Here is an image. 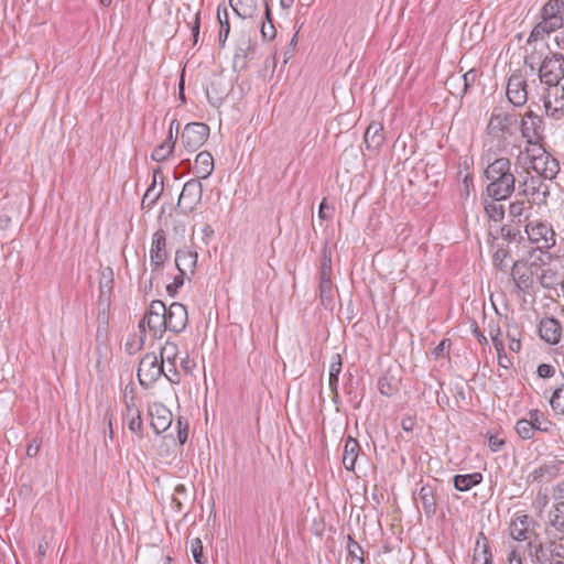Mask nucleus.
Instances as JSON below:
<instances>
[{
	"mask_svg": "<svg viewBox=\"0 0 564 564\" xmlns=\"http://www.w3.org/2000/svg\"><path fill=\"white\" fill-rule=\"evenodd\" d=\"M498 354V365L505 369L509 368L511 365L510 359L508 356L503 352H497Z\"/></svg>",
	"mask_w": 564,
	"mask_h": 564,
	"instance_id": "64",
	"label": "nucleus"
},
{
	"mask_svg": "<svg viewBox=\"0 0 564 564\" xmlns=\"http://www.w3.org/2000/svg\"><path fill=\"white\" fill-rule=\"evenodd\" d=\"M524 64L538 70L542 84H560L564 78V55L560 52L534 50L524 58Z\"/></svg>",
	"mask_w": 564,
	"mask_h": 564,
	"instance_id": "2",
	"label": "nucleus"
},
{
	"mask_svg": "<svg viewBox=\"0 0 564 564\" xmlns=\"http://www.w3.org/2000/svg\"><path fill=\"white\" fill-rule=\"evenodd\" d=\"M553 498L557 501H564V480L558 481L553 487Z\"/></svg>",
	"mask_w": 564,
	"mask_h": 564,
	"instance_id": "60",
	"label": "nucleus"
},
{
	"mask_svg": "<svg viewBox=\"0 0 564 564\" xmlns=\"http://www.w3.org/2000/svg\"><path fill=\"white\" fill-rule=\"evenodd\" d=\"M40 447H41V442L37 440H33L32 442L29 443V445L26 447V455L29 457H35L40 451Z\"/></svg>",
	"mask_w": 564,
	"mask_h": 564,
	"instance_id": "61",
	"label": "nucleus"
},
{
	"mask_svg": "<svg viewBox=\"0 0 564 564\" xmlns=\"http://www.w3.org/2000/svg\"><path fill=\"white\" fill-rule=\"evenodd\" d=\"M347 550L351 560H356L359 564H364V550L351 536H348Z\"/></svg>",
	"mask_w": 564,
	"mask_h": 564,
	"instance_id": "45",
	"label": "nucleus"
},
{
	"mask_svg": "<svg viewBox=\"0 0 564 564\" xmlns=\"http://www.w3.org/2000/svg\"><path fill=\"white\" fill-rule=\"evenodd\" d=\"M197 263V253L188 249L177 250L175 264L178 269V275L174 276L173 282L192 281Z\"/></svg>",
	"mask_w": 564,
	"mask_h": 564,
	"instance_id": "16",
	"label": "nucleus"
},
{
	"mask_svg": "<svg viewBox=\"0 0 564 564\" xmlns=\"http://www.w3.org/2000/svg\"><path fill=\"white\" fill-rule=\"evenodd\" d=\"M528 239L536 245L538 249H551L555 246V231L551 224L542 219L528 220L524 226Z\"/></svg>",
	"mask_w": 564,
	"mask_h": 564,
	"instance_id": "8",
	"label": "nucleus"
},
{
	"mask_svg": "<svg viewBox=\"0 0 564 564\" xmlns=\"http://www.w3.org/2000/svg\"><path fill=\"white\" fill-rule=\"evenodd\" d=\"M489 336L497 352H503V343L500 339V327L498 325H489Z\"/></svg>",
	"mask_w": 564,
	"mask_h": 564,
	"instance_id": "48",
	"label": "nucleus"
},
{
	"mask_svg": "<svg viewBox=\"0 0 564 564\" xmlns=\"http://www.w3.org/2000/svg\"><path fill=\"white\" fill-rule=\"evenodd\" d=\"M149 415L151 417L150 424L156 434L166 431L172 424V412L161 403L149 406Z\"/></svg>",
	"mask_w": 564,
	"mask_h": 564,
	"instance_id": "19",
	"label": "nucleus"
},
{
	"mask_svg": "<svg viewBox=\"0 0 564 564\" xmlns=\"http://www.w3.org/2000/svg\"><path fill=\"white\" fill-rule=\"evenodd\" d=\"M531 210V206H527L523 200H517L510 204L509 206V215L518 219L519 223L523 220H529V212Z\"/></svg>",
	"mask_w": 564,
	"mask_h": 564,
	"instance_id": "41",
	"label": "nucleus"
},
{
	"mask_svg": "<svg viewBox=\"0 0 564 564\" xmlns=\"http://www.w3.org/2000/svg\"><path fill=\"white\" fill-rule=\"evenodd\" d=\"M175 145V141L173 139V134L169 133L167 139L154 148L152 151L151 158L156 162H162L166 160L173 152Z\"/></svg>",
	"mask_w": 564,
	"mask_h": 564,
	"instance_id": "39",
	"label": "nucleus"
},
{
	"mask_svg": "<svg viewBox=\"0 0 564 564\" xmlns=\"http://www.w3.org/2000/svg\"><path fill=\"white\" fill-rule=\"evenodd\" d=\"M195 174L198 178H207L214 171L213 155L207 151H202L196 155Z\"/></svg>",
	"mask_w": 564,
	"mask_h": 564,
	"instance_id": "29",
	"label": "nucleus"
},
{
	"mask_svg": "<svg viewBox=\"0 0 564 564\" xmlns=\"http://www.w3.org/2000/svg\"><path fill=\"white\" fill-rule=\"evenodd\" d=\"M177 437L181 444H185L188 437V424L182 417L177 420Z\"/></svg>",
	"mask_w": 564,
	"mask_h": 564,
	"instance_id": "55",
	"label": "nucleus"
},
{
	"mask_svg": "<svg viewBox=\"0 0 564 564\" xmlns=\"http://www.w3.org/2000/svg\"><path fill=\"white\" fill-rule=\"evenodd\" d=\"M199 28H200V12L198 11L195 13V18H194V21L191 26L194 45H196L198 42Z\"/></svg>",
	"mask_w": 564,
	"mask_h": 564,
	"instance_id": "57",
	"label": "nucleus"
},
{
	"mask_svg": "<svg viewBox=\"0 0 564 564\" xmlns=\"http://www.w3.org/2000/svg\"><path fill=\"white\" fill-rule=\"evenodd\" d=\"M264 4H265V11H264L265 21H263L261 24V35H262L263 40L271 41L275 37L276 31H275V28L272 22L271 10L269 8V4L267 2Z\"/></svg>",
	"mask_w": 564,
	"mask_h": 564,
	"instance_id": "42",
	"label": "nucleus"
},
{
	"mask_svg": "<svg viewBox=\"0 0 564 564\" xmlns=\"http://www.w3.org/2000/svg\"><path fill=\"white\" fill-rule=\"evenodd\" d=\"M178 355V348L176 344L166 341L165 345L161 348L159 360L165 364L175 362Z\"/></svg>",
	"mask_w": 564,
	"mask_h": 564,
	"instance_id": "44",
	"label": "nucleus"
},
{
	"mask_svg": "<svg viewBox=\"0 0 564 564\" xmlns=\"http://www.w3.org/2000/svg\"><path fill=\"white\" fill-rule=\"evenodd\" d=\"M506 444L503 437H500L498 434H489L488 436V446L492 452H499Z\"/></svg>",
	"mask_w": 564,
	"mask_h": 564,
	"instance_id": "53",
	"label": "nucleus"
},
{
	"mask_svg": "<svg viewBox=\"0 0 564 564\" xmlns=\"http://www.w3.org/2000/svg\"><path fill=\"white\" fill-rule=\"evenodd\" d=\"M473 564H491V552L484 533H480L476 541Z\"/></svg>",
	"mask_w": 564,
	"mask_h": 564,
	"instance_id": "32",
	"label": "nucleus"
},
{
	"mask_svg": "<svg viewBox=\"0 0 564 564\" xmlns=\"http://www.w3.org/2000/svg\"><path fill=\"white\" fill-rule=\"evenodd\" d=\"M506 198L488 197L484 199L485 213L490 220L501 221L505 217V206L500 203Z\"/></svg>",
	"mask_w": 564,
	"mask_h": 564,
	"instance_id": "35",
	"label": "nucleus"
},
{
	"mask_svg": "<svg viewBox=\"0 0 564 564\" xmlns=\"http://www.w3.org/2000/svg\"><path fill=\"white\" fill-rule=\"evenodd\" d=\"M217 20L219 22V45L223 47L228 39L230 32V23L228 19V9L226 6H218L217 8Z\"/></svg>",
	"mask_w": 564,
	"mask_h": 564,
	"instance_id": "38",
	"label": "nucleus"
},
{
	"mask_svg": "<svg viewBox=\"0 0 564 564\" xmlns=\"http://www.w3.org/2000/svg\"><path fill=\"white\" fill-rule=\"evenodd\" d=\"M546 528L556 534H564V501L553 505L547 514Z\"/></svg>",
	"mask_w": 564,
	"mask_h": 564,
	"instance_id": "24",
	"label": "nucleus"
},
{
	"mask_svg": "<svg viewBox=\"0 0 564 564\" xmlns=\"http://www.w3.org/2000/svg\"><path fill=\"white\" fill-rule=\"evenodd\" d=\"M416 499L421 502L423 511L427 518H431L435 514L437 503L435 498V490L431 485H423Z\"/></svg>",
	"mask_w": 564,
	"mask_h": 564,
	"instance_id": "25",
	"label": "nucleus"
},
{
	"mask_svg": "<svg viewBox=\"0 0 564 564\" xmlns=\"http://www.w3.org/2000/svg\"><path fill=\"white\" fill-rule=\"evenodd\" d=\"M543 104L547 116L560 119L564 115V86L546 84Z\"/></svg>",
	"mask_w": 564,
	"mask_h": 564,
	"instance_id": "13",
	"label": "nucleus"
},
{
	"mask_svg": "<svg viewBox=\"0 0 564 564\" xmlns=\"http://www.w3.org/2000/svg\"><path fill=\"white\" fill-rule=\"evenodd\" d=\"M520 131L523 139L529 144L528 148H534L542 145L544 139L543 120L534 113L532 110L527 111L520 121Z\"/></svg>",
	"mask_w": 564,
	"mask_h": 564,
	"instance_id": "9",
	"label": "nucleus"
},
{
	"mask_svg": "<svg viewBox=\"0 0 564 564\" xmlns=\"http://www.w3.org/2000/svg\"><path fill=\"white\" fill-rule=\"evenodd\" d=\"M162 375H164V377H165L170 382H175V380H174V378H173L174 376H176V375H177L175 362H173V364H167V370L165 371V370L163 369V373H162Z\"/></svg>",
	"mask_w": 564,
	"mask_h": 564,
	"instance_id": "62",
	"label": "nucleus"
},
{
	"mask_svg": "<svg viewBox=\"0 0 564 564\" xmlns=\"http://www.w3.org/2000/svg\"><path fill=\"white\" fill-rule=\"evenodd\" d=\"M549 404L557 419L564 417V375L562 381L553 389L549 398Z\"/></svg>",
	"mask_w": 564,
	"mask_h": 564,
	"instance_id": "28",
	"label": "nucleus"
},
{
	"mask_svg": "<svg viewBox=\"0 0 564 564\" xmlns=\"http://www.w3.org/2000/svg\"><path fill=\"white\" fill-rule=\"evenodd\" d=\"M162 193H163V180H161L160 186H158L156 172H154L152 183L150 184V186L148 187V189L145 191V193L142 197V202H141L142 209H151L156 204V202L160 198V196L162 195Z\"/></svg>",
	"mask_w": 564,
	"mask_h": 564,
	"instance_id": "31",
	"label": "nucleus"
},
{
	"mask_svg": "<svg viewBox=\"0 0 564 564\" xmlns=\"http://www.w3.org/2000/svg\"><path fill=\"white\" fill-rule=\"evenodd\" d=\"M516 172L518 174L519 194L531 197L536 204L545 203L550 195L549 185L544 183L545 180L539 175H531L529 167L519 171L518 165H516Z\"/></svg>",
	"mask_w": 564,
	"mask_h": 564,
	"instance_id": "6",
	"label": "nucleus"
},
{
	"mask_svg": "<svg viewBox=\"0 0 564 564\" xmlns=\"http://www.w3.org/2000/svg\"><path fill=\"white\" fill-rule=\"evenodd\" d=\"M359 451L360 445L358 441L351 436H348L345 442L343 454V464L347 470H355V465L359 455Z\"/></svg>",
	"mask_w": 564,
	"mask_h": 564,
	"instance_id": "27",
	"label": "nucleus"
},
{
	"mask_svg": "<svg viewBox=\"0 0 564 564\" xmlns=\"http://www.w3.org/2000/svg\"><path fill=\"white\" fill-rule=\"evenodd\" d=\"M501 236L507 242H514L521 238L520 230L513 228L510 225H505L501 227Z\"/></svg>",
	"mask_w": 564,
	"mask_h": 564,
	"instance_id": "50",
	"label": "nucleus"
},
{
	"mask_svg": "<svg viewBox=\"0 0 564 564\" xmlns=\"http://www.w3.org/2000/svg\"><path fill=\"white\" fill-rule=\"evenodd\" d=\"M560 264H542L531 263L530 265L524 261H517L511 269V276L513 282H533L536 278L540 282L546 280H556L564 282V270Z\"/></svg>",
	"mask_w": 564,
	"mask_h": 564,
	"instance_id": "5",
	"label": "nucleus"
},
{
	"mask_svg": "<svg viewBox=\"0 0 564 564\" xmlns=\"http://www.w3.org/2000/svg\"><path fill=\"white\" fill-rule=\"evenodd\" d=\"M138 327H139L140 336H139L138 345H137L135 349H141V347L143 346V344L145 341L147 328H148L147 327L145 315L139 322V326Z\"/></svg>",
	"mask_w": 564,
	"mask_h": 564,
	"instance_id": "59",
	"label": "nucleus"
},
{
	"mask_svg": "<svg viewBox=\"0 0 564 564\" xmlns=\"http://www.w3.org/2000/svg\"><path fill=\"white\" fill-rule=\"evenodd\" d=\"M191 553L196 564H206L207 560L203 553V543L199 538L191 541Z\"/></svg>",
	"mask_w": 564,
	"mask_h": 564,
	"instance_id": "46",
	"label": "nucleus"
},
{
	"mask_svg": "<svg viewBox=\"0 0 564 564\" xmlns=\"http://www.w3.org/2000/svg\"><path fill=\"white\" fill-rule=\"evenodd\" d=\"M163 373V362L154 352H148L140 360L138 379L142 387L150 388Z\"/></svg>",
	"mask_w": 564,
	"mask_h": 564,
	"instance_id": "10",
	"label": "nucleus"
},
{
	"mask_svg": "<svg viewBox=\"0 0 564 564\" xmlns=\"http://www.w3.org/2000/svg\"><path fill=\"white\" fill-rule=\"evenodd\" d=\"M540 337L549 344H557L562 336V327L554 317H544L539 324Z\"/></svg>",
	"mask_w": 564,
	"mask_h": 564,
	"instance_id": "20",
	"label": "nucleus"
},
{
	"mask_svg": "<svg viewBox=\"0 0 564 564\" xmlns=\"http://www.w3.org/2000/svg\"><path fill=\"white\" fill-rule=\"evenodd\" d=\"M128 429L135 435L142 436L143 422L140 410L133 403H127Z\"/></svg>",
	"mask_w": 564,
	"mask_h": 564,
	"instance_id": "37",
	"label": "nucleus"
},
{
	"mask_svg": "<svg viewBox=\"0 0 564 564\" xmlns=\"http://www.w3.org/2000/svg\"><path fill=\"white\" fill-rule=\"evenodd\" d=\"M378 389L381 394L388 395V397L392 395L394 392V388L392 387V384L389 382V380L387 378H380L378 380Z\"/></svg>",
	"mask_w": 564,
	"mask_h": 564,
	"instance_id": "56",
	"label": "nucleus"
},
{
	"mask_svg": "<svg viewBox=\"0 0 564 564\" xmlns=\"http://www.w3.org/2000/svg\"><path fill=\"white\" fill-rule=\"evenodd\" d=\"M507 258L508 251L503 248H498L492 256L494 264L499 270H506L509 267V264L506 262Z\"/></svg>",
	"mask_w": 564,
	"mask_h": 564,
	"instance_id": "49",
	"label": "nucleus"
},
{
	"mask_svg": "<svg viewBox=\"0 0 564 564\" xmlns=\"http://www.w3.org/2000/svg\"><path fill=\"white\" fill-rule=\"evenodd\" d=\"M511 161L501 156L488 162L485 177L488 181L486 192L488 197L509 198L516 191L518 183L517 172H512Z\"/></svg>",
	"mask_w": 564,
	"mask_h": 564,
	"instance_id": "1",
	"label": "nucleus"
},
{
	"mask_svg": "<svg viewBox=\"0 0 564 564\" xmlns=\"http://www.w3.org/2000/svg\"><path fill=\"white\" fill-rule=\"evenodd\" d=\"M563 8V0H549L541 10V18H554L558 20H564Z\"/></svg>",
	"mask_w": 564,
	"mask_h": 564,
	"instance_id": "40",
	"label": "nucleus"
},
{
	"mask_svg": "<svg viewBox=\"0 0 564 564\" xmlns=\"http://www.w3.org/2000/svg\"><path fill=\"white\" fill-rule=\"evenodd\" d=\"M328 210L333 212L334 208L333 207H329L326 203V198H323V200L319 204V208H318V218L322 219V220H327L332 217V214L328 213Z\"/></svg>",
	"mask_w": 564,
	"mask_h": 564,
	"instance_id": "58",
	"label": "nucleus"
},
{
	"mask_svg": "<svg viewBox=\"0 0 564 564\" xmlns=\"http://www.w3.org/2000/svg\"><path fill=\"white\" fill-rule=\"evenodd\" d=\"M534 431L551 433L553 430V422L547 419L539 409H532L528 413Z\"/></svg>",
	"mask_w": 564,
	"mask_h": 564,
	"instance_id": "36",
	"label": "nucleus"
},
{
	"mask_svg": "<svg viewBox=\"0 0 564 564\" xmlns=\"http://www.w3.org/2000/svg\"><path fill=\"white\" fill-rule=\"evenodd\" d=\"M558 474V468L554 464H544L535 469H533L529 476L528 479L531 482H549L552 479H554Z\"/></svg>",
	"mask_w": 564,
	"mask_h": 564,
	"instance_id": "30",
	"label": "nucleus"
},
{
	"mask_svg": "<svg viewBox=\"0 0 564 564\" xmlns=\"http://www.w3.org/2000/svg\"><path fill=\"white\" fill-rule=\"evenodd\" d=\"M338 377L339 376H328V386L335 397L338 395Z\"/></svg>",
	"mask_w": 564,
	"mask_h": 564,
	"instance_id": "63",
	"label": "nucleus"
},
{
	"mask_svg": "<svg viewBox=\"0 0 564 564\" xmlns=\"http://www.w3.org/2000/svg\"><path fill=\"white\" fill-rule=\"evenodd\" d=\"M321 280L319 282H330L332 281V260L330 257L324 252L321 271H319Z\"/></svg>",
	"mask_w": 564,
	"mask_h": 564,
	"instance_id": "47",
	"label": "nucleus"
},
{
	"mask_svg": "<svg viewBox=\"0 0 564 564\" xmlns=\"http://www.w3.org/2000/svg\"><path fill=\"white\" fill-rule=\"evenodd\" d=\"M209 131L208 124L204 122H189L182 132L181 142L189 153H193L206 142Z\"/></svg>",
	"mask_w": 564,
	"mask_h": 564,
	"instance_id": "11",
	"label": "nucleus"
},
{
	"mask_svg": "<svg viewBox=\"0 0 564 564\" xmlns=\"http://www.w3.org/2000/svg\"><path fill=\"white\" fill-rule=\"evenodd\" d=\"M510 535L516 541H525L529 540L532 530L530 529V518L527 514L518 516L510 523Z\"/></svg>",
	"mask_w": 564,
	"mask_h": 564,
	"instance_id": "23",
	"label": "nucleus"
},
{
	"mask_svg": "<svg viewBox=\"0 0 564 564\" xmlns=\"http://www.w3.org/2000/svg\"><path fill=\"white\" fill-rule=\"evenodd\" d=\"M516 165L521 169L529 167L542 176L543 180H554L560 172V163L553 158L543 145L525 148L518 155Z\"/></svg>",
	"mask_w": 564,
	"mask_h": 564,
	"instance_id": "3",
	"label": "nucleus"
},
{
	"mask_svg": "<svg viewBox=\"0 0 564 564\" xmlns=\"http://www.w3.org/2000/svg\"><path fill=\"white\" fill-rule=\"evenodd\" d=\"M564 25V20L552 19V18H541V21L532 29L527 43L530 44L533 41H538L544 37V35H549Z\"/></svg>",
	"mask_w": 564,
	"mask_h": 564,
	"instance_id": "22",
	"label": "nucleus"
},
{
	"mask_svg": "<svg viewBox=\"0 0 564 564\" xmlns=\"http://www.w3.org/2000/svg\"><path fill=\"white\" fill-rule=\"evenodd\" d=\"M165 304L162 301H152L145 312L148 332L154 338H161L166 332Z\"/></svg>",
	"mask_w": 564,
	"mask_h": 564,
	"instance_id": "14",
	"label": "nucleus"
},
{
	"mask_svg": "<svg viewBox=\"0 0 564 564\" xmlns=\"http://www.w3.org/2000/svg\"><path fill=\"white\" fill-rule=\"evenodd\" d=\"M514 429L519 437L523 441L531 440L535 435V431L529 419L518 420Z\"/></svg>",
	"mask_w": 564,
	"mask_h": 564,
	"instance_id": "43",
	"label": "nucleus"
},
{
	"mask_svg": "<svg viewBox=\"0 0 564 564\" xmlns=\"http://www.w3.org/2000/svg\"><path fill=\"white\" fill-rule=\"evenodd\" d=\"M556 368L550 364H540L536 368V375L539 378L549 379L554 377Z\"/></svg>",
	"mask_w": 564,
	"mask_h": 564,
	"instance_id": "52",
	"label": "nucleus"
},
{
	"mask_svg": "<svg viewBox=\"0 0 564 564\" xmlns=\"http://www.w3.org/2000/svg\"><path fill=\"white\" fill-rule=\"evenodd\" d=\"M529 546V553L538 564H564V542L562 540L530 542Z\"/></svg>",
	"mask_w": 564,
	"mask_h": 564,
	"instance_id": "7",
	"label": "nucleus"
},
{
	"mask_svg": "<svg viewBox=\"0 0 564 564\" xmlns=\"http://www.w3.org/2000/svg\"><path fill=\"white\" fill-rule=\"evenodd\" d=\"M229 4L241 19L252 18L258 10L257 0H229Z\"/></svg>",
	"mask_w": 564,
	"mask_h": 564,
	"instance_id": "33",
	"label": "nucleus"
},
{
	"mask_svg": "<svg viewBox=\"0 0 564 564\" xmlns=\"http://www.w3.org/2000/svg\"><path fill=\"white\" fill-rule=\"evenodd\" d=\"M165 321H166V330L173 333H182L188 322L187 310L185 305L181 303H172L169 308L165 307Z\"/></svg>",
	"mask_w": 564,
	"mask_h": 564,
	"instance_id": "18",
	"label": "nucleus"
},
{
	"mask_svg": "<svg viewBox=\"0 0 564 564\" xmlns=\"http://www.w3.org/2000/svg\"><path fill=\"white\" fill-rule=\"evenodd\" d=\"M203 197V185L196 180L187 181L178 196L177 208L183 215L191 214L200 203Z\"/></svg>",
	"mask_w": 564,
	"mask_h": 564,
	"instance_id": "12",
	"label": "nucleus"
},
{
	"mask_svg": "<svg viewBox=\"0 0 564 564\" xmlns=\"http://www.w3.org/2000/svg\"><path fill=\"white\" fill-rule=\"evenodd\" d=\"M343 368V361L339 354H335L332 356L330 365H329V373L328 376H339Z\"/></svg>",
	"mask_w": 564,
	"mask_h": 564,
	"instance_id": "54",
	"label": "nucleus"
},
{
	"mask_svg": "<svg viewBox=\"0 0 564 564\" xmlns=\"http://www.w3.org/2000/svg\"><path fill=\"white\" fill-rule=\"evenodd\" d=\"M254 51V45L247 37H242L236 46L234 54V67L243 69L247 67V59Z\"/></svg>",
	"mask_w": 564,
	"mask_h": 564,
	"instance_id": "26",
	"label": "nucleus"
},
{
	"mask_svg": "<svg viewBox=\"0 0 564 564\" xmlns=\"http://www.w3.org/2000/svg\"><path fill=\"white\" fill-rule=\"evenodd\" d=\"M477 78V72L475 69H470L468 70L467 73H465L462 77H451L448 82H452L454 79H457V80H463V90H462V94H465L468 89V87L475 83Z\"/></svg>",
	"mask_w": 564,
	"mask_h": 564,
	"instance_id": "51",
	"label": "nucleus"
},
{
	"mask_svg": "<svg viewBox=\"0 0 564 564\" xmlns=\"http://www.w3.org/2000/svg\"><path fill=\"white\" fill-rule=\"evenodd\" d=\"M517 115L495 109L487 124L486 145L503 151L509 145V139L514 134Z\"/></svg>",
	"mask_w": 564,
	"mask_h": 564,
	"instance_id": "4",
	"label": "nucleus"
},
{
	"mask_svg": "<svg viewBox=\"0 0 564 564\" xmlns=\"http://www.w3.org/2000/svg\"><path fill=\"white\" fill-rule=\"evenodd\" d=\"M383 126L378 121H372L364 134L366 149L371 152H378L384 143Z\"/></svg>",
	"mask_w": 564,
	"mask_h": 564,
	"instance_id": "21",
	"label": "nucleus"
},
{
	"mask_svg": "<svg viewBox=\"0 0 564 564\" xmlns=\"http://www.w3.org/2000/svg\"><path fill=\"white\" fill-rule=\"evenodd\" d=\"M507 97L514 107H522L528 101L527 80L520 74H512L507 83Z\"/></svg>",
	"mask_w": 564,
	"mask_h": 564,
	"instance_id": "17",
	"label": "nucleus"
},
{
	"mask_svg": "<svg viewBox=\"0 0 564 564\" xmlns=\"http://www.w3.org/2000/svg\"><path fill=\"white\" fill-rule=\"evenodd\" d=\"M482 480V475L480 473L473 474H464V475H455L453 478V484L456 490L458 491H468L473 487L480 484Z\"/></svg>",
	"mask_w": 564,
	"mask_h": 564,
	"instance_id": "34",
	"label": "nucleus"
},
{
	"mask_svg": "<svg viewBox=\"0 0 564 564\" xmlns=\"http://www.w3.org/2000/svg\"><path fill=\"white\" fill-rule=\"evenodd\" d=\"M167 259L169 251L166 248V234L163 229H159L153 234L150 247V264L152 267V273L160 271Z\"/></svg>",
	"mask_w": 564,
	"mask_h": 564,
	"instance_id": "15",
	"label": "nucleus"
}]
</instances>
